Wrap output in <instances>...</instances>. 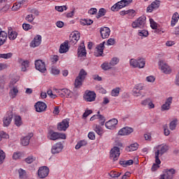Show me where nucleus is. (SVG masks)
I'll return each mask as SVG.
<instances>
[{
    "label": "nucleus",
    "instance_id": "f257e3e1",
    "mask_svg": "<svg viewBox=\"0 0 179 179\" xmlns=\"http://www.w3.org/2000/svg\"><path fill=\"white\" fill-rule=\"evenodd\" d=\"M155 163H157L158 164H160L162 162L160 161L159 157H162L164 155V153H166V152L169 150V145L161 144L158 145L155 148Z\"/></svg>",
    "mask_w": 179,
    "mask_h": 179
},
{
    "label": "nucleus",
    "instance_id": "f03ea898",
    "mask_svg": "<svg viewBox=\"0 0 179 179\" xmlns=\"http://www.w3.org/2000/svg\"><path fill=\"white\" fill-rule=\"evenodd\" d=\"M146 24V16L142 15L132 22L133 29H143Z\"/></svg>",
    "mask_w": 179,
    "mask_h": 179
},
{
    "label": "nucleus",
    "instance_id": "7ed1b4c3",
    "mask_svg": "<svg viewBox=\"0 0 179 179\" xmlns=\"http://www.w3.org/2000/svg\"><path fill=\"white\" fill-rule=\"evenodd\" d=\"M48 138L50 139V141H57L58 139H66V136L64 134L50 130L48 134Z\"/></svg>",
    "mask_w": 179,
    "mask_h": 179
},
{
    "label": "nucleus",
    "instance_id": "20e7f679",
    "mask_svg": "<svg viewBox=\"0 0 179 179\" xmlns=\"http://www.w3.org/2000/svg\"><path fill=\"white\" fill-rule=\"evenodd\" d=\"M96 92L93 91L86 90L83 95L84 100L89 102L94 101V100H96Z\"/></svg>",
    "mask_w": 179,
    "mask_h": 179
},
{
    "label": "nucleus",
    "instance_id": "39448f33",
    "mask_svg": "<svg viewBox=\"0 0 179 179\" xmlns=\"http://www.w3.org/2000/svg\"><path fill=\"white\" fill-rule=\"evenodd\" d=\"M64 149V144L61 142L56 143L52 146L51 153L52 155H58L61 153Z\"/></svg>",
    "mask_w": 179,
    "mask_h": 179
},
{
    "label": "nucleus",
    "instance_id": "423d86ee",
    "mask_svg": "<svg viewBox=\"0 0 179 179\" xmlns=\"http://www.w3.org/2000/svg\"><path fill=\"white\" fill-rule=\"evenodd\" d=\"M35 68L41 73H45L47 69L45 68V63L41 59H38L35 61Z\"/></svg>",
    "mask_w": 179,
    "mask_h": 179
},
{
    "label": "nucleus",
    "instance_id": "0eeeda50",
    "mask_svg": "<svg viewBox=\"0 0 179 179\" xmlns=\"http://www.w3.org/2000/svg\"><path fill=\"white\" fill-rule=\"evenodd\" d=\"M94 120H98V122L101 127L106 124V117L103 115L100 114V111H98L96 115H94L90 118V121H94Z\"/></svg>",
    "mask_w": 179,
    "mask_h": 179
},
{
    "label": "nucleus",
    "instance_id": "6e6552de",
    "mask_svg": "<svg viewBox=\"0 0 179 179\" xmlns=\"http://www.w3.org/2000/svg\"><path fill=\"white\" fill-rule=\"evenodd\" d=\"M120 148L115 146L113 147L110 152V157L113 159L114 162L118 160V157H120Z\"/></svg>",
    "mask_w": 179,
    "mask_h": 179
},
{
    "label": "nucleus",
    "instance_id": "1a4fd4ad",
    "mask_svg": "<svg viewBox=\"0 0 179 179\" xmlns=\"http://www.w3.org/2000/svg\"><path fill=\"white\" fill-rule=\"evenodd\" d=\"M50 174V169L47 166H41L38 170V176L40 178H45Z\"/></svg>",
    "mask_w": 179,
    "mask_h": 179
},
{
    "label": "nucleus",
    "instance_id": "9d476101",
    "mask_svg": "<svg viewBox=\"0 0 179 179\" xmlns=\"http://www.w3.org/2000/svg\"><path fill=\"white\" fill-rule=\"evenodd\" d=\"M143 87H145L143 84H136L133 88V95L135 96V97H139V96H141L142 92H141V90H143Z\"/></svg>",
    "mask_w": 179,
    "mask_h": 179
},
{
    "label": "nucleus",
    "instance_id": "9b49d317",
    "mask_svg": "<svg viewBox=\"0 0 179 179\" xmlns=\"http://www.w3.org/2000/svg\"><path fill=\"white\" fill-rule=\"evenodd\" d=\"M16 83V81L13 83V81L10 82V92H9V96L11 99H15L16 96H17V94L19 93V90L17 89V87H12V85H15Z\"/></svg>",
    "mask_w": 179,
    "mask_h": 179
},
{
    "label": "nucleus",
    "instance_id": "f8f14e48",
    "mask_svg": "<svg viewBox=\"0 0 179 179\" xmlns=\"http://www.w3.org/2000/svg\"><path fill=\"white\" fill-rule=\"evenodd\" d=\"M35 109L37 113H44L47 110V104L44 102L38 101L35 106Z\"/></svg>",
    "mask_w": 179,
    "mask_h": 179
},
{
    "label": "nucleus",
    "instance_id": "ddd939ff",
    "mask_svg": "<svg viewBox=\"0 0 179 179\" xmlns=\"http://www.w3.org/2000/svg\"><path fill=\"white\" fill-rule=\"evenodd\" d=\"M80 38V34H79L78 31H74L70 35V43L73 45H75L79 41V39Z\"/></svg>",
    "mask_w": 179,
    "mask_h": 179
},
{
    "label": "nucleus",
    "instance_id": "4468645a",
    "mask_svg": "<svg viewBox=\"0 0 179 179\" xmlns=\"http://www.w3.org/2000/svg\"><path fill=\"white\" fill-rule=\"evenodd\" d=\"M118 124V120L115 118L111 119L105 123L107 129H115V127Z\"/></svg>",
    "mask_w": 179,
    "mask_h": 179
},
{
    "label": "nucleus",
    "instance_id": "2eb2a0df",
    "mask_svg": "<svg viewBox=\"0 0 179 179\" xmlns=\"http://www.w3.org/2000/svg\"><path fill=\"white\" fill-rule=\"evenodd\" d=\"M134 132V129L132 127H123L118 131V135L120 136H125L127 135H131Z\"/></svg>",
    "mask_w": 179,
    "mask_h": 179
},
{
    "label": "nucleus",
    "instance_id": "dca6fc26",
    "mask_svg": "<svg viewBox=\"0 0 179 179\" xmlns=\"http://www.w3.org/2000/svg\"><path fill=\"white\" fill-rule=\"evenodd\" d=\"M69 128V121L68 120H63L57 124L58 131H66Z\"/></svg>",
    "mask_w": 179,
    "mask_h": 179
},
{
    "label": "nucleus",
    "instance_id": "f3484780",
    "mask_svg": "<svg viewBox=\"0 0 179 179\" xmlns=\"http://www.w3.org/2000/svg\"><path fill=\"white\" fill-rule=\"evenodd\" d=\"M13 118V115L12 113H7L3 118V126L9 127L10 122H12V119Z\"/></svg>",
    "mask_w": 179,
    "mask_h": 179
},
{
    "label": "nucleus",
    "instance_id": "a211bd4d",
    "mask_svg": "<svg viewBox=\"0 0 179 179\" xmlns=\"http://www.w3.org/2000/svg\"><path fill=\"white\" fill-rule=\"evenodd\" d=\"M42 37L41 35H36L33 41L31 42L30 46L33 47V48H36V47H38L40 44H41Z\"/></svg>",
    "mask_w": 179,
    "mask_h": 179
},
{
    "label": "nucleus",
    "instance_id": "6ab92c4d",
    "mask_svg": "<svg viewBox=\"0 0 179 179\" xmlns=\"http://www.w3.org/2000/svg\"><path fill=\"white\" fill-rule=\"evenodd\" d=\"M159 6H160V1L159 0H155L150 6H148L147 12L151 13V12H153L155 9L159 8Z\"/></svg>",
    "mask_w": 179,
    "mask_h": 179
},
{
    "label": "nucleus",
    "instance_id": "aec40b11",
    "mask_svg": "<svg viewBox=\"0 0 179 179\" xmlns=\"http://www.w3.org/2000/svg\"><path fill=\"white\" fill-rule=\"evenodd\" d=\"M8 40V33L6 31H3L2 28L0 27V46L3 45L6 41Z\"/></svg>",
    "mask_w": 179,
    "mask_h": 179
},
{
    "label": "nucleus",
    "instance_id": "412c9836",
    "mask_svg": "<svg viewBox=\"0 0 179 179\" xmlns=\"http://www.w3.org/2000/svg\"><path fill=\"white\" fill-rule=\"evenodd\" d=\"M159 68L163 72V73H165L166 75H170L171 73V68L169 67V64H159Z\"/></svg>",
    "mask_w": 179,
    "mask_h": 179
},
{
    "label": "nucleus",
    "instance_id": "4be33fe9",
    "mask_svg": "<svg viewBox=\"0 0 179 179\" xmlns=\"http://www.w3.org/2000/svg\"><path fill=\"white\" fill-rule=\"evenodd\" d=\"M100 33L102 38H108V37H110L111 30H110V28L108 27H103L101 28Z\"/></svg>",
    "mask_w": 179,
    "mask_h": 179
},
{
    "label": "nucleus",
    "instance_id": "5701e85b",
    "mask_svg": "<svg viewBox=\"0 0 179 179\" xmlns=\"http://www.w3.org/2000/svg\"><path fill=\"white\" fill-rule=\"evenodd\" d=\"M172 103H173V97H169L166 100L165 103H164L162 106V111H166L167 110H170V106H171Z\"/></svg>",
    "mask_w": 179,
    "mask_h": 179
},
{
    "label": "nucleus",
    "instance_id": "b1692460",
    "mask_svg": "<svg viewBox=\"0 0 179 179\" xmlns=\"http://www.w3.org/2000/svg\"><path fill=\"white\" fill-rule=\"evenodd\" d=\"M33 138V133H29L27 136L25 137H23L21 138V144L22 146H27L29 143H30V139Z\"/></svg>",
    "mask_w": 179,
    "mask_h": 179
},
{
    "label": "nucleus",
    "instance_id": "393cba45",
    "mask_svg": "<svg viewBox=\"0 0 179 179\" xmlns=\"http://www.w3.org/2000/svg\"><path fill=\"white\" fill-rule=\"evenodd\" d=\"M86 48L85 47V43H81V45L78 48V57H86Z\"/></svg>",
    "mask_w": 179,
    "mask_h": 179
},
{
    "label": "nucleus",
    "instance_id": "a878e982",
    "mask_svg": "<svg viewBox=\"0 0 179 179\" xmlns=\"http://www.w3.org/2000/svg\"><path fill=\"white\" fill-rule=\"evenodd\" d=\"M93 129L97 135H99V136H101L103 134H104V131L103 130V127H101V124H94L93 125Z\"/></svg>",
    "mask_w": 179,
    "mask_h": 179
},
{
    "label": "nucleus",
    "instance_id": "bb28decb",
    "mask_svg": "<svg viewBox=\"0 0 179 179\" xmlns=\"http://www.w3.org/2000/svg\"><path fill=\"white\" fill-rule=\"evenodd\" d=\"M69 51V45H68V42H64L59 48L60 54H64L65 52H68Z\"/></svg>",
    "mask_w": 179,
    "mask_h": 179
},
{
    "label": "nucleus",
    "instance_id": "cd10ccee",
    "mask_svg": "<svg viewBox=\"0 0 179 179\" xmlns=\"http://www.w3.org/2000/svg\"><path fill=\"white\" fill-rule=\"evenodd\" d=\"M141 106H148L149 108H155V104H153L150 98L142 101Z\"/></svg>",
    "mask_w": 179,
    "mask_h": 179
},
{
    "label": "nucleus",
    "instance_id": "c85d7f7f",
    "mask_svg": "<svg viewBox=\"0 0 179 179\" xmlns=\"http://www.w3.org/2000/svg\"><path fill=\"white\" fill-rule=\"evenodd\" d=\"M20 64H21V70L22 72H26L27 71V68H29V61L20 59Z\"/></svg>",
    "mask_w": 179,
    "mask_h": 179
},
{
    "label": "nucleus",
    "instance_id": "c756f323",
    "mask_svg": "<svg viewBox=\"0 0 179 179\" xmlns=\"http://www.w3.org/2000/svg\"><path fill=\"white\" fill-rule=\"evenodd\" d=\"M7 37H8L9 40H16L17 38V32H16V31L9 29L8 31Z\"/></svg>",
    "mask_w": 179,
    "mask_h": 179
},
{
    "label": "nucleus",
    "instance_id": "7c9ffc66",
    "mask_svg": "<svg viewBox=\"0 0 179 179\" xmlns=\"http://www.w3.org/2000/svg\"><path fill=\"white\" fill-rule=\"evenodd\" d=\"M132 0H122L119 2H117V5L119 6V8L120 9H122V8H125V6H128L129 3H131Z\"/></svg>",
    "mask_w": 179,
    "mask_h": 179
},
{
    "label": "nucleus",
    "instance_id": "2f4dec72",
    "mask_svg": "<svg viewBox=\"0 0 179 179\" xmlns=\"http://www.w3.org/2000/svg\"><path fill=\"white\" fill-rule=\"evenodd\" d=\"M106 42H103L100 43L97 47H96V51L99 53L97 57H101L103 55V52L104 51V44Z\"/></svg>",
    "mask_w": 179,
    "mask_h": 179
},
{
    "label": "nucleus",
    "instance_id": "473e14b6",
    "mask_svg": "<svg viewBox=\"0 0 179 179\" xmlns=\"http://www.w3.org/2000/svg\"><path fill=\"white\" fill-rule=\"evenodd\" d=\"M138 145L137 143H134L133 144H131L130 145L127 146L126 148V150L127 152H135V150H138Z\"/></svg>",
    "mask_w": 179,
    "mask_h": 179
},
{
    "label": "nucleus",
    "instance_id": "72a5a7b5",
    "mask_svg": "<svg viewBox=\"0 0 179 179\" xmlns=\"http://www.w3.org/2000/svg\"><path fill=\"white\" fill-rule=\"evenodd\" d=\"M145 64H146V61H145L144 58H142V57L137 58V65H138L139 69H142L145 68Z\"/></svg>",
    "mask_w": 179,
    "mask_h": 179
},
{
    "label": "nucleus",
    "instance_id": "f704fd0d",
    "mask_svg": "<svg viewBox=\"0 0 179 179\" xmlns=\"http://www.w3.org/2000/svg\"><path fill=\"white\" fill-rule=\"evenodd\" d=\"M60 91L62 92V93H64L65 96H66V97H72V93L71 92V90L66 89V88H64V89H62L60 90ZM60 94V96L62 97H64V94Z\"/></svg>",
    "mask_w": 179,
    "mask_h": 179
},
{
    "label": "nucleus",
    "instance_id": "c9c22d12",
    "mask_svg": "<svg viewBox=\"0 0 179 179\" xmlns=\"http://www.w3.org/2000/svg\"><path fill=\"white\" fill-rule=\"evenodd\" d=\"M23 3H24V1L22 0L18 3H14V5L12 7V10H19V9H20V8H22V5H23Z\"/></svg>",
    "mask_w": 179,
    "mask_h": 179
},
{
    "label": "nucleus",
    "instance_id": "e433bc0d",
    "mask_svg": "<svg viewBox=\"0 0 179 179\" xmlns=\"http://www.w3.org/2000/svg\"><path fill=\"white\" fill-rule=\"evenodd\" d=\"M86 76H87V72H86L85 69H82L78 74V79H82L83 80H85V79H86Z\"/></svg>",
    "mask_w": 179,
    "mask_h": 179
},
{
    "label": "nucleus",
    "instance_id": "4c0bfd02",
    "mask_svg": "<svg viewBox=\"0 0 179 179\" xmlns=\"http://www.w3.org/2000/svg\"><path fill=\"white\" fill-rule=\"evenodd\" d=\"M120 164H121V166H123V167H127V166H131V164H134V160L129 159L127 161H120Z\"/></svg>",
    "mask_w": 179,
    "mask_h": 179
},
{
    "label": "nucleus",
    "instance_id": "58836bf2",
    "mask_svg": "<svg viewBox=\"0 0 179 179\" xmlns=\"http://www.w3.org/2000/svg\"><path fill=\"white\" fill-rule=\"evenodd\" d=\"M86 145H87V141H86L85 140L80 141L76 144L75 149H76V150H78L80 149V148H82L83 146H86Z\"/></svg>",
    "mask_w": 179,
    "mask_h": 179
},
{
    "label": "nucleus",
    "instance_id": "ea45409f",
    "mask_svg": "<svg viewBox=\"0 0 179 179\" xmlns=\"http://www.w3.org/2000/svg\"><path fill=\"white\" fill-rule=\"evenodd\" d=\"M23 124V122L22 121V117L20 116L15 117V125L16 127H21Z\"/></svg>",
    "mask_w": 179,
    "mask_h": 179
},
{
    "label": "nucleus",
    "instance_id": "a19ab883",
    "mask_svg": "<svg viewBox=\"0 0 179 179\" xmlns=\"http://www.w3.org/2000/svg\"><path fill=\"white\" fill-rule=\"evenodd\" d=\"M13 54L12 52H8V53H0V59H9V58H12V56Z\"/></svg>",
    "mask_w": 179,
    "mask_h": 179
},
{
    "label": "nucleus",
    "instance_id": "79ce46f5",
    "mask_svg": "<svg viewBox=\"0 0 179 179\" xmlns=\"http://www.w3.org/2000/svg\"><path fill=\"white\" fill-rule=\"evenodd\" d=\"M111 64L110 63L108 62H104L101 65V68L103 70V71H108V69H111Z\"/></svg>",
    "mask_w": 179,
    "mask_h": 179
},
{
    "label": "nucleus",
    "instance_id": "37998d69",
    "mask_svg": "<svg viewBox=\"0 0 179 179\" xmlns=\"http://www.w3.org/2000/svg\"><path fill=\"white\" fill-rule=\"evenodd\" d=\"M106 13H107V10L105 8H100L98 12V15H96L97 19H100V17H102V16H104Z\"/></svg>",
    "mask_w": 179,
    "mask_h": 179
},
{
    "label": "nucleus",
    "instance_id": "c03bdc74",
    "mask_svg": "<svg viewBox=\"0 0 179 179\" xmlns=\"http://www.w3.org/2000/svg\"><path fill=\"white\" fill-rule=\"evenodd\" d=\"M120 90H121L120 87H116V88L113 89L111 91V96H113V97L118 96V95L120 94Z\"/></svg>",
    "mask_w": 179,
    "mask_h": 179
},
{
    "label": "nucleus",
    "instance_id": "a18cd8bd",
    "mask_svg": "<svg viewBox=\"0 0 179 179\" xmlns=\"http://www.w3.org/2000/svg\"><path fill=\"white\" fill-rule=\"evenodd\" d=\"M130 66L132 68H138L137 59H131L129 60Z\"/></svg>",
    "mask_w": 179,
    "mask_h": 179
},
{
    "label": "nucleus",
    "instance_id": "49530a36",
    "mask_svg": "<svg viewBox=\"0 0 179 179\" xmlns=\"http://www.w3.org/2000/svg\"><path fill=\"white\" fill-rule=\"evenodd\" d=\"M138 36L140 37H148V36H149V32L145 29L138 30Z\"/></svg>",
    "mask_w": 179,
    "mask_h": 179
},
{
    "label": "nucleus",
    "instance_id": "de8ad7c7",
    "mask_svg": "<svg viewBox=\"0 0 179 179\" xmlns=\"http://www.w3.org/2000/svg\"><path fill=\"white\" fill-rule=\"evenodd\" d=\"M84 80L80 79L79 77H77L75 80V87H80Z\"/></svg>",
    "mask_w": 179,
    "mask_h": 179
},
{
    "label": "nucleus",
    "instance_id": "09e8293b",
    "mask_svg": "<svg viewBox=\"0 0 179 179\" xmlns=\"http://www.w3.org/2000/svg\"><path fill=\"white\" fill-rule=\"evenodd\" d=\"M35 161H36V157H34L33 155H30L25 159V162L28 164H31V163H33V162H35Z\"/></svg>",
    "mask_w": 179,
    "mask_h": 179
},
{
    "label": "nucleus",
    "instance_id": "8fccbe9b",
    "mask_svg": "<svg viewBox=\"0 0 179 179\" xmlns=\"http://www.w3.org/2000/svg\"><path fill=\"white\" fill-rule=\"evenodd\" d=\"M109 176L112 178H118V177H120V176H121V173H118L117 171H112L109 173Z\"/></svg>",
    "mask_w": 179,
    "mask_h": 179
},
{
    "label": "nucleus",
    "instance_id": "3c124183",
    "mask_svg": "<svg viewBox=\"0 0 179 179\" xmlns=\"http://www.w3.org/2000/svg\"><path fill=\"white\" fill-rule=\"evenodd\" d=\"M81 24H83V26H90V24H93V20L85 19L81 21Z\"/></svg>",
    "mask_w": 179,
    "mask_h": 179
},
{
    "label": "nucleus",
    "instance_id": "603ef678",
    "mask_svg": "<svg viewBox=\"0 0 179 179\" xmlns=\"http://www.w3.org/2000/svg\"><path fill=\"white\" fill-rule=\"evenodd\" d=\"M2 138L9 139V134H6V132L3 131H0V141H2Z\"/></svg>",
    "mask_w": 179,
    "mask_h": 179
},
{
    "label": "nucleus",
    "instance_id": "864d4df0",
    "mask_svg": "<svg viewBox=\"0 0 179 179\" xmlns=\"http://www.w3.org/2000/svg\"><path fill=\"white\" fill-rule=\"evenodd\" d=\"M176 127H177V120H173L169 124V128L171 131H174V129H176Z\"/></svg>",
    "mask_w": 179,
    "mask_h": 179
},
{
    "label": "nucleus",
    "instance_id": "5fc2aeb1",
    "mask_svg": "<svg viewBox=\"0 0 179 179\" xmlns=\"http://www.w3.org/2000/svg\"><path fill=\"white\" fill-rule=\"evenodd\" d=\"M22 156V152H14L13 155V159L14 160H17L20 159Z\"/></svg>",
    "mask_w": 179,
    "mask_h": 179
},
{
    "label": "nucleus",
    "instance_id": "6e6d98bb",
    "mask_svg": "<svg viewBox=\"0 0 179 179\" xmlns=\"http://www.w3.org/2000/svg\"><path fill=\"white\" fill-rule=\"evenodd\" d=\"M5 157H6L5 152H3V150H0V164H2V163H3V160H5Z\"/></svg>",
    "mask_w": 179,
    "mask_h": 179
},
{
    "label": "nucleus",
    "instance_id": "4d7b16f0",
    "mask_svg": "<svg viewBox=\"0 0 179 179\" xmlns=\"http://www.w3.org/2000/svg\"><path fill=\"white\" fill-rule=\"evenodd\" d=\"M32 27L33 26L30 24L24 23L22 24V28L24 29V30H25V31H29V30H31Z\"/></svg>",
    "mask_w": 179,
    "mask_h": 179
},
{
    "label": "nucleus",
    "instance_id": "13d9d810",
    "mask_svg": "<svg viewBox=\"0 0 179 179\" xmlns=\"http://www.w3.org/2000/svg\"><path fill=\"white\" fill-rule=\"evenodd\" d=\"M120 62V59L117 57H113L110 62V64L112 66H114L115 65H117Z\"/></svg>",
    "mask_w": 179,
    "mask_h": 179
},
{
    "label": "nucleus",
    "instance_id": "bf43d9fd",
    "mask_svg": "<svg viewBox=\"0 0 179 179\" xmlns=\"http://www.w3.org/2000/svg\"><path fill=\"white\" fill-rule=\"evenodd\" d=\"M35 18L36 17H34L33 14H29L27 15L25 19L27 22H29V23H31V22H33V20H34Z\"/></svg>",
    "mask_w": 179,
    "mask_h": 179
},
{
    "label": "nucleus",
    "instance_id": "052dcab7",
    "mask_svg": "<svg viewBox=\"0 0 179 179\" xmlns=\"http://www.w3.org/2000/svg\"><path fill=\"white\" fill-rule=\"evenodd\" d=\"M68 9L66 6H55V10L58 12H63L64 10H66Z\"/></svg>",
    "mask_w": 179,
    "mask_h": 179
},
{
    "label": "nucleus",
    "instance_id": "680f3d73",
    "mask_svg": "<svg viewBox=\"0 0 179 179\" xmlns=\"http://www.w3.org/2000/svg\"><path fill=\"white\" fill-rule=\"evenodd\" d=\"M150 27L152 29H153L154 30L155 29H157V23H156V22H155V20H153V19H150Z\"/></svg>",
    "mask_w": 179,
    "mask_h": 179
},
{
    "label": "nucleus",
    "instance_id": "e2e57ef3",
    "mask_svg": "<svg viewBox=\"0 0 179 179\" xmlns=\"http://www.w3.org/2000/svg\"><path fill=\"white\" fill-rule=\"evenodd\" d=\"M111 10H113V12H118V10L121 8H120V6H118V3L114 4L112 7H111Z\"/></svg>",
    "mask_w": 179,
    "mask_h": 179
},
{
    "label": "nucleus",
    "instance_id": "0e129e2a",
    "mask_svg": "<svg viewBox=\"0 0 179 179\" xmlns=\"http://www.w3.org/2000/svg\"><path fill=\"white\" fill-rule=\"evenodd\" d=\"M146 80H147V82L153 83V82H155V80H156V78H155V76H149L146 77Z\"/></svg>",
    "mask_w": 179,
    "mask_h": 179
},
{
    "label": "nucleus",
    "instance_id": "69168bd1",
    "mask_svg": "<svg viewBox=\"0 0 179 179\" xmlns=\"http://www.w3.org/2000/svg\"><path fill=\"white\" fill-rule=\"evenodd\" d=\"M88 138L89 139H91V141H94L96 139V134L93 131H90L88 134Z\"/></svg>",
    "mask_w": 179,
    "mask_h": 179
},
{
    "label": "nucleus",
    "instance_id": "338daca9",
    "mask_svg": "<svg viewBox=\"0 0 179 179\" xmlns=\"http://www.w3.org/2000/svg\"><path fill=\"white\" fill-rule=\"evenodd\" d=\"M88 13H89V15H96V13H97V8H91L88 10Z\"/></svg>",
    "mask_w": 179,
    "mask_h": 179
},
{
    "label": "nucleus",
    "instance_id": "774afa93",
    "mask_svg": "<svg viewBox=\"0 0 179 179\" xmlns=\"http://www.w3.org/2000/svg\"><path fill=\"white\" fill-rule=\"evenodd\" d=\"M127 15L131 17H135V10H127Z\"/></svg>",
    "mask_w": 179,
    "mask_h": 179
}]
</instances>
